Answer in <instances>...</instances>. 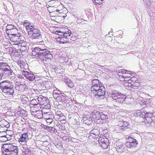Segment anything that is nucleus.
<instances>
[{
    "label": "nucleus",
    "instance_id": "a878e982",
    "mask_svg": "<svg viewBox=\"0 0 155 155\" xmlns=\"http://www.w3.org/2000/svg\"><path fill=\"white\" fill-rule=\"evenodd\" d=\"M150 113L148 112H147L145 111L142 109L141 110V117H142L145 118L144 120H145L146 119H147L148 117H149V114Z\"/></svg>",
    "mask_w": 155,
    "mask_h": 155
},
{
    "label": "nucleus",
    "instance_id": "423d86ee",
    "mask_svg": "<svg viewBox=\"0 0 155 155\" xmlns=\"http://www.w3.org/2000/svg\"><path fill=\"white\" fill-rule=\"evenodd\" d=\"M69 36H66V35H64V36H55L54 38L56 41L60 44H64L68 43L69 42V39L68 37Z\"/></svg>",
    "mask_w": 155,
    "mask_h": 155
},
{
    "label": "nucleus",
    "instance_id": "4c0bfd02",
    "mask_svg": "<svg viewBox=\"0 0 155 155\" xmlns=\"http://www.w3.org/2000/svg\"><path fill=\"white\" fill-rule=\"evenodd\" d=\"M29 102L30 103V104L31 105H31H33V106H37L38 103L36 100L35 99H32L30 101H29Z\"/></svg>",
    "mask_w": 155,
    "mask_h": 155
},
{
    "label": "nucleus",
    "instance_id": "338daca9",
    "mask_svg": "<svg viewBox=\"0 0 155 155\" xmlns=\"http://www.w3.org/2000/svg\"><path fill=\"white\" fill-rule=\"evenodd\" d=\"M116 149L117 150L119 151L120 150L119 145H117L116 147Z\"/></svg>",
    "mask_w": 155,
    "mask_h": 155
},
{
    "label": "nucleus",
    "instance_id": "f257e3e1",
    "mask_svg": "<svg viewBox=\"0 0 155 155\" xmlns=\"http://www.w3.org/2000/svg\"><path fill=\"white\" fill-rule=\"evenodd\" d=\"M32 54L33 55H37L38 58L42 60H45L46 59H51L52 58V54L46 48L43 49L36 47L32 51Z\"/></svg>",
    "mask_w": 155,
    "mask_h": 155
},
{
    "label": "nucleus",
    "instance_id": "4d7b16f0",
    "mask_svg": "<svg viewBox=\"0 0 155 155\" xmlns=\"http://www.w3.org/2000/svg\"><path fill=\"white\" fill-rule=\"evenodd\" d=\"M50 8L51 9V10L52 11V12L54 11H55L56 10V9H55V8L53 7H52V6H49V7L48 8V9Z\"/></svg>",
    "mask_w": 155,
    "mask_h": 155
},
{
    "label": "nucleus",
    "instance_id": "f704fd0d",
    "mask_svg": "<svg viewBox=\"0 0 155 155\" xmlns=\"http://www.w3.org/2000/svg\"><path fill=\"white\" fill-rule=\"evenodd\" d=\"M65 82L66 84L69 87H72L74 86V84L73 82L71 81L69 79H67Z\"/></svg>",
    "mask_w": 155,
    "mask_h": 155
},
{
    "label": "nucleus",
    "instance_id": "37998d69",
    "mask_svg": "<svg viewBox=\"0 0 155 155\" xmlns=\"http://www.w3.org/2000/svg\"><path fill=\"white\" fill-rule=\"evenodd\" d=\"M43 104L42 105H44L46 104L49 103V100L48 99V97H43Z\"/></svg>",
    "mask_w": 155,
    "mask_h": 155
},
{
    "label": "nucleus",
    "instance_id": "4468645a",
    "mask_svg": "<svg viewBox=\"0 0 155 155\" xmlns=\"http://www.w3.org/2000/svg\"><path fill=\"white\" fill-rule=\"evenodd\" d=\"M18 34V31L15 33L9 34L8 37L10 39L11 41H17L19 39Z\"/></svg>",
    "mask_w": 155,
    "mask_h": 155
},
{
    "label": "nucleus",
    "instance_id": "39448f33",
    "mask_svg": "<svg viewBox=\"0 0 155 155\" xmlns=\"http://www.w3.org/2000/svg\"><path fill=\"white\" fill-rule=\"evenodd\" d=\"M95 91L91 92L90 93V96H104L105 93V88L104 86L101 85L99 88L97 89H96Z\"/></svg>",
    "mask_w": 155,
    "mask_h": 155
},
{
    "label": "nucleus",
    "instance_id": "0eeeda50",
    "mask_svg": "<svg viewBox=\"0 0 155 155\" xmlns=\"http://www.w3.org/2000/svg\"><path fill=\"white\" fill-rule=\"evenodd\" d=\"M15 148V146L11 144H4L2 148V150H3V152L6 155H10V152L12 151V150Z\"/></svg>",
    "mask_w": 155,
    "mask_h": 155
},
{
    "label": "nucleus",
    "instance_id": "603ef678",
    "mask_svg": "<svg viewBox=\"0 0 155 155\" xmlns=\"http://www.w3.org/2000/svg\"><path fill=\"white\" fill-rule=\"evenodd\" d=\"M66 119V117L63 115L61 116L58 119V121H59L60 120H64Z\"/></svg>",
    "mask_w": 155,
    "mask_h": 155
},
{
    "label": "nucleus",
    "instance_id": "72a5a7b5",
    "mask_svg": "<svg viewBox=\"0 0 155 155\" xmlns=\"http://www.w3.org/2000/svg\"><path fill=\"white\" fill-rule=\"evenodd\" d=\"M18 148L17 146H15V148L12 150L11 152H10V155H17L18 153Z\"/></svg>",
    "mask_w": 155,
    "mask_h": 155
},
{
    "label": "nucleus",
    "instance_id": "e433bc0d",
    "mask_svg": "<svg viewBox=\"0 0 155 155\" xmlns=\"http://www.w3.org/2000/svg\"><path fill=\"white\" fill-rule=\"evenodd\" d=\"M32 114L35 115V117L38 119H41L43 117V114L41 111L38 112L36 114Z\"/></svg>",
    "mask_w": 155,
    "mask_h": 155
},
{
    "label": "nucleus",
    "instance_id": "0e129e2a",
    "mask_svg": "<svg viewBox=\"0 0 155 155\" xmlns=\"http://www.w3.org/2000/svg\"><path fill=\"white\" fill-rule=\"evenodd\" d=\"M132 72L130 71H129L127 70H126V72H125V74H129L130 75H131V74Z\"/></svg>",
    "mask_w": 155,
    "mask_h": 155
},
{
    "label": "nucleus",
    "instance_id": "c9c22d12",
    "mask_svg": "<svg viewBox=\"0 0 155 155\" xmlns=\"http://www.w3.org/2000/svg\"><path fill=\"white\" fill-rule=\"evenodd\" d=\"M9 66L8 63L3 62H0V68H2L3 70Z\"/></svg>",
    "mask_w": 155,
    "mask_h": 155
},
{
    "label": "nucleus",
    "instance_id": "cd10ccee",
    "mask_svg": "<svg viewBox=\"0 0 155 155\" xmlns=\"http://www.w3.org/2000/svg\"><path fill=\"white\" fill-rule=\"evenodd\" d=\"M15 113L17 115L24 117L27 116V111L23 109L21 110L20 111L16 112L15 111Z\"/></svg>",
    "mask_w": 155,
    "mask_h": 155
},
{
    "label": "nucleus",
    "instance_id": "aec40b11",
    "mask_svg": "<svg viewBox=\"0 0 155 155\" xmlns=\"http://www.w3.org/2000/svg\"><path fill=\"white\" fill-rule=\"evenodd\" d=\"M3 71L4 74L7 76L11 75L12 73V71L11 70L9 66L5 68V69L3 70Z\"/></svg>",
    "mask_w": 155,
    "mask_h": 155
},
{
    "label": "nucleus",
    "instance_id": "7c9ffc66",
    "mask_svg": "<svg viewBox=\"0 0 155 155\" xmlns=\"http://www.w3.org/2000/svg\"><path fill=\"white\" fill-rule=\"evenodd\" d=\"M113 99L116 100V101L120 103H123L125 100H129L130 99L131 97H123V98H121V97H117L116 99H114L113 97H112Z\"/></svg>",
    "mask_w": 155,
    "mask_h": 155
},
{
    "label": "nucleus",
    "instance_id": "79ce46f5",
    "mask_svg": "<svg viewBox=\"0 0 155 155\" xmlns=\"http://www.w3.org/2000/svg\"><path fill=\"white\" fill-rule=\"evenodd\" d=\"M104 0H92L94 3H95L96 5H100L102 3V2Z\"/></svg>",
    "mask_w": 155,
    "mask_h": 155
},
{
    "label": "nucleus",
    "instance_id": "f03ea898",
    "mask_svg": "<svg viewBox=\"0 0 155 155\" xmlns=\"http://www.w3.org/2000/svg\"><path fill=\"white\" fill-rule=\"evenodd\" d=\"M12 83L8 80H5L0 83V89L2 92L7 95H12L14 94Z\"/></svg>",
    "mask_w": 155,
    "mask_h": 155
},
{
    "label": "nucleus",
    "instance_id": "f3484780",
    "mask_svg": "<svg viewBox=\"0 0 155 155\" xmlns=\"http://www.w3.org/2000/svg\"><path fill=\"white\" fill-rule=\"evenodd\" d=\"M61 4V3L59 1L52 0L49 2V6L53 7L56 9Z\"/></svg>",
    "mask_w": 155,
    "mask_h": 155
},
{
    "label": "nucleus",
    "instance_id": "5701e85b",
    "mask_svg": "<svg viewBox=\"0 0 155 155\" xmlns=\"http://www.w3.org/2000/svg\"><path fill=\"white\" fill-rule=\"evenodd\" d=\"M90 133L94 136H92L94 137V139H95V138H97L99 137L100 132L98 129H93L91 131Z\"/></svg>",
    "mask_w": 155,
    "mask_h": 155
},
{
    "label": "nucleus",
    "instance_id": "4be33fe9",
    "mask_svg": "<svg viewBox=\"0 0 155 155\" xmlns=\"http://www.w3.org/2000/svg\"><path fill=\"white\" fill-rule=\"evenodd\" d=\"M101 117L100 121L101 124L105 123L106 122V120L108 119V117L107 115L104 114L103 113L101 112Z\"/></svg>",
    "mask_w": 155,
    "mask_h": 155
},
{
    "label": "nucleus",
    "instance_id": "a18cd8bd",
    "mask_svg": "<svg viewBox=\"0 0 155 155\" xmlns=\"http://www.w3.org/2000/svg\"><path fill=\"white\" fill-rule=\"evenodd\" d=\"M141 110H138L136 111L135 113H134V115L138 117V116H139L141 117Z\"/></svg>",
    "mask_w": 155,
    "mask_h": 155
},
{
    "label": "nucleus",
    "instance_id": "412c9836",
    "mask_svg": "<svg viewBox=\"0 0 155 155\" xmlns=\"http://www.w3.org/2000/svg\"><path fill=\"white\" fill-rule=\"evenodd\" d=\"M25 143L20 144H21V147L23 152H24L25 153H28L29 150L28 147V146Z\"/></svg>",
    "mask_w": 155,
    "mask_h": 155
},
{
    "label": "nucleus",
    "instance_id": "ea45409f",
    "mask_svg": "<svg viewBox=\"0 0 155 155\" xmlns=\"http://www.w3.org/2000/svg\"><path fill=\"white\" fill-rule=\"evenodd\" d=\"M151 101V99L150 98H147V99H143V100H142V102L143 104L144 103V104H148Z\"/></svg>",
    "mask_w": 155,
    "mask_h": 155
},
{
    "label": "nucleus",
    "instance_id": "a211bd4d",
    "mask_svg": "<svg viewBox=\"0 0 155 155\" xmlns=\"http://www.w3.org/2000/svg\"><path fill=\"white\" fill-rule=\"evenodd\" d=\"M48 11L50 13V15L51 17H56L57 18V17H59L60 16H59L58 15L59 14V13L60 10L58 9H56L55 11H54L52 12L51 9L50 8H49L48 9Z\"/></svg>",
    "mask_w": 155,
    "mask_h": 155
},
{
    "label": "nucleus",
    "instance_id": "bb28decb",
    "mask_svg": "<svg viewBox=\"0 0 155 155\" xmlns=\"http://www.w3.org/2000/svg\"><path fill=\"white\" fill-rule=\"evenodd\" d=\"M40 107V106L38 107L37 106H31V109L30 110L31 112H32V113L35 114V113H37L40 111L39 110Z\"/></svg>",
    "mask_w": 155,
    "mask_h": 155
},
{
    "label": "nucleus",
    "instance_id": "c756f323",
    "mask_svg": "<svg viewBox=\"0 0 155 155\" xmlns=\"http://www.w3.org/2000/svg\"><path fill=\"white\" fill-rule=\"evenodd\" d=\"M137 80V79L135 77H133L130 78V80L132 82H134L135 81V82L133 84L134 87L135 86L136 87H138L140 85V83L138 82V80Z\"/></svg>",
    "mask_w": 155,
    "mask_h": 155
},
{
    "label": "nucleus",
    "instance_id": "20e7f679",
    "mask_svg": "<svg viewBox=\"0 0 155 155\" xmlns=\"http://www.w3.org/2000/svg\"><path fill=\"white\" fill-rule=\"evenodd\" d=\"M98 141L100 146L104 149H107L109 144L107 138L102 134L100 135Z\"/></svg>",
    "mask_w": 155,
    "mask_h": 155
},
{
    "label": "nucleus",
    "instance_id": "5fc2aeb1",
    "mask_svg": "<svg viewBox=\"0 0 155 155\" xmlns=\"http://www.w3.org/2000/svg\"><path fill=\"white\" fill-rule=\"evenodd\" d=\"M43 144L44 146H47L49 144V143L48 141H45L43 142Z\"/></svg>",
    "mask_w": 155,
    "mask_h": 155
},
{
    "label": "nucleus",
    "instance_id": "052dcab7",
    "mask_svg": "<svg viewBox=\"0 0 155 155\" xmlns=\"http://www.w3.org/2000/svg\"><path fill=\"white\" fill-rule=\"evenodd\" d=\"M59 121H60L61 124H65L66 122V121L65 119L64 120H60Z\"/></svg>",
    "mask_w": 155,
    "mask_h": 155
},
{
    "label": "nucleus",
    "instance_id": "6e6d98bb",
    "mask_svg": "<svg viewBox=\"0 0 155 155\" xmlns=\"http://www.w3.org/2000/svg\"><path fill=\"white\" fill-rule=\"evenodd\" d=\"M65 140L67 142H68L69 141H72V139L71 137H68V138H66Z\"/></svg>",
    "mask_w": 155,
    "mask_h": 155
},
{
    "label": "nucleus",
    "instance_id": "13d9d810",
    "mask_svg": "<svg viewBox=\"0 0 155 155\" xmlns=\"http://www.w3.org/2000/svg\"><path fill=\"white\" fill-rule=\"evenodd\" d=\"M22 109H21V108L20 106H19L18 108L15 110V111L16 112L20 111Z\"/></svg>",
    "mask_w": 155,
    "mask_h": 155
},
{
    "label": "nucleus",
    "instance_id": "c03bdc74",
    "mask_svg": "<svg viewBox=\"0 0 155 155\" xmlns=\"http://www.w3.org/2000/svg\"><path fill=\"white\" fill-rule=\"evenodd\" d=\"M123 77L124 78V81H128L130 80V76L127 75H126L123 76Z\"/></svg>",
    "mask_w": 155,
    "mask_h": 155
},
{
    "label": "nucleus",
    "instance_id": "473e14b6",
    "mask_svg": "<svg viewBox=\"0 0 155 155\" xmlns=\"http://www.w3.org/2000/svg\"><path fill=\"white\" fill-rule=\"evenodd\" d=\"M16 88L21 92H23L25 88V85L20 84L16 87Z\"/></svg>",
    "mask_w": 155,
    "mask_h": 155
},
{
    "label": "nucleus",
    "instance_id": "864d4df0",
    "mask_svg": "<svg viewBox=\"0 0 155 155\" xmlns=\"http://www.w3.org/2000/svg\"><path fill=\"white\" fill-rule=\"evenodd\" d=\"M57 132L56 130L54 127H52L51 128V133H54Z\"/></svg>",
    "mask_w": 155,
    "mask_h": 155
},
{
    "label": "nucleus",
    "instance_id": "680f3d73",
    "mask_svg": "<svg viewBox=\"0 0 155 155\" xmlns=\"http://www.w3.org/2000/svg\"><path fill=\"white\" fill-rule=\"evenodd\" d=\"M51 127H52L48 126L46 127V129L48 131H49L51 132Z\"/></svg>",
    "mask_w": 155,
    "mask_h": 155
},
{
    "label": "nucleus",
    "instance_id": "2f4dec72",
    "mask_svg": "<svg viewBox=\"0 0 155 155\" xmlns=\"http://www.w3.org/2000/svg\"><path fill=\"white\" fill-rule=\"evenodd\" d=\"M78 130L77 134L78 136L80 137L84 136L85 131L84 129L80 128L78 129Z\"/></svg>",
    "mask_w": 155,
    "mask_h": 155
},
{
    "label": "nucleus",
    "instance_id": "1a4fd4ad",
    "mask_svg": "<svg viewBox=\"0 0 155 155\" xmlns=\"http://www.w3.org/2000/svg\"><path fill=\"white\" fill-rule=\"evenodd\" d=\"M100 83L98 79H93L92 81V85L91 89V92L95 91V90L96 89H97L98 88H99L101 86L100 84Z\"/></svg>",
    "mask_w": 155,
    "mask_h": 155
},
{
    "label": "nucleus",
    "instance_id": "7ed1b4c3",
    "mask_svg": "<svg viewBox=\"0 0 155 155\" xmlns=\"http://www.w3.org/2000/svg\"><path fill=\"white\" fill-rule=\"evenodd\" d=\"M26 29L28 31V34L31 38L35 39L41 35L40 31L36 28L30 24L25 26Z\"/></svg>",
    "mask_w": 155,
    "mask_h": 155
},
{
    "label": "nucleus",
    "instance_id": "6ab92c4d",
    "mask_svg": "<svg viewBox=\"0 0 155 155\" xmlns=\"http://www.w3.org/2000/svg\"><path fill=\"white\" fill-rule=\"evenodd\" d=\"M120 124L121 125L120 127V129L124 130L128 128L129 123L125 121H120Z\"/></svg>",
    "mask_w": 155,
    "mask_h": 155
},
{
    "label": "nucleus",
    "instance_id": "774afa93",
    "mask_svg": "<svg viewBox=\"0 0 155 155\" xmlns=\"http://www.w3.org/2000/svg\"><path fill=\"white\" fill-rule=\"evenodd\" d=\"M62 99H61V100L65 102L66 101V97H61Z\"/></svg>",
    "mask_w": 155,
    "mask_h": 155
},
{
    "label": "nucleus",
    "instance_id": "a19ab883",
    "mask_svg": "<svg viewBox=\"0 0 155 155\" xmlns=\"http://www.w3.org/2000/svg\"><path fill=\"white\" fill-rule=\"evenodd\" d=\"M55 32L56 34L55 36H57V35L58 36H64V35H66V36H70L71 34V33H61L60 32H57V31Z\"/></svg>",
    "mask_w": 155,
    "mask_h": 155
},
{
    "label": "nucleus",
    "instance_id": "393cba45",
    "mask_svg": "<svg viewBox=\"0 0 155 155\" xmlns=\"http://www.w3.org/2000/svg\"><path fill=\"white\" fill-rule=\"evenodd\" d=\"M84 123L86 124L89 125L91 124L92 121V118L90 117H85L83 119Z\"/></svg>",
    "mask_w": 155,
    "mask_h": 155
},
{
    "label": "nucleus",
    "instance_id": "b1692460",
    "mask_svg": "<svg viewBox=\"0 0 155 155\" xmlns=\"http://www.w3.org/2000/svg\"><path fill=\"white\" fill-rule=\"evenodd\" d=\"M53 95V97H64L63 93H61L60 91L57 90L54 91Z\"/></svg>",
    "mask_w": 155,
    "mask_h": 155
},
{
    "label": "nucleus",
    "instance_id": "09e8293b",
    "mask_svg": "<svg viewBox=\"0 0 155 155\" xmlns=\"http://www.w3.org/2000/svg\"><path fill=\"white\" fill-rule=\"evenodd\" d=\"M63 114L60 111H57L56 112L55 116L61 117L63 115Z\"/></svg>",
    "mask_w": 155,
    "mask_h": 155
},
{
    "label": "nucleus",
    "instance_id": "bf43d9fd",
    "mask_svg": "<svg viewBox=\"0 0 155 155\" xmlns=\"http://www.w3.org/2000/svg\"><path fill=\"white\" fill-rule=\"evenodd\" d=\"M126 70L124 69H121L119 70V72L123 74L125 73Z\"/></svg>",
    "mask_w": 155,
    "mask_h": 155
},
{
    "label": "nucleus",
    "instance_id": "de8ad7c7",
    "mask_svg": "<svg viewBox=\"0 0 155 155\" xmlns=\"http://www.w3.org/2000/svg\"><path fill=\"white\" fill-rule=\"evenodd\" d=\"M46 120L47 123L50 124L53 122V119L51 118H48L46 119Z\"/></svg>",
    "mask_w": 155,
    "mask_h": 155
},
{
    "label": "nucleus",
    "instance_id": "dca6fc26",
    "mask_svg": "<svg viewBox=\"0 0 155 155\" xmlns=\"http://www.w3.org/2000/svg\"><path fill=\"white\" fill-rule=\"evenodd\" d=\"M6 32L8 35L10 33L9 31H15V33L18 31V30L16 28V27L12 25H8L6 26Z\"/></svg>",
    "mask_w": 155,
    "mask_h": 155
},
{
    "label": "nucleus",
    "instance_id": "8fccbe9b",
    "mask_svg": "<svg viewBox=\"0 0 155 155\" xmlns=\"http://www.w3.org/2000/svg\"><path fill=\"white\" fill-rule=\"evenodd\" d=\"M42 106H44V107L45 109H49L51 107L50 104H46L44 105H42Z\"/></svg>",
    "mask_w": 155,
    "mask_h": 155
},
{
    "label": "nucleus",
    "instance_id": "9b49d317",
    "mask_svg": "<svg viewBox=\"0 0 155 155\" xmlns=\"http://www.w3.org/2000/svg\"><path fill=\"white\" fill-rule=\"evenodd\" d=\"M22 74L27 79L30 81H33L35 79V75L31 72L23 71Z\"/></svg>",
    "mask_w": 155,
    "mask_h": 155
},
{
    "label": "nucleus",
    "instance_id": "f8f14e48",
    "mask_svg": "<svg viewBox=\"0 0 155 155\" xmlns=\"http://www.w3.org/2000/svg\"><path fill=\"white\" fill-rule=\"evenodd\" d=\"M101 112H100L94 111L93 112L92 116L93 120L97 124H100L101 122L100 120L101 117Z\"/></svg>",
    "mask_w": 155,
    "mask_h": 155
},
{
    "label": "nucleus",
    "instance_id": "ddd939ff",
    "mask_svg": "<svg viewBox=\"0 0 155 155\" xmlns=\"http://www.w3.org/2000/svg\"><path fill=\"white\" fill-rule=\"evenodd\" d=\"M28 136V133H25L21 135L18 140L20 143H26L29 139Z\"/></svg>",
    "mask_w": 155,
    "mask_h": 155
},
{
    "label": "nucleus",
    "instance_id": "e2e57ef3",
    "mask_svg": "<svg viewBox=\"0 0 155 155\" xmlns=\"http://www.w3.org/2000/svg\"><path fill=\"white\" fill-rule=\"evenodd\" d=\"M62 144L61 143H58L56 146V147L58 148H61V147H62L61 145Z\"/></svg>",
    "mask_w": 155,
    "mask_h": 155
},
{
    "label": "nucleus",
    "instance_id": "2eb2a0df",
    "mask_svg": "<svg viewBox=\"0 0 155 155\" xmlns=\"http://www.w3.org/2000/svg\"><path fill=\"white\" fill-rule=\"evenodd\" d=\"M152 113H150L149 114V117L147 119L144 120V121L145 123H151L153 122L155 123V116L152 115Z\"/></svg>",
    "mask_w": 155,
    "mask_h": 155
},
{
    "label": "nucleus",
    "instance_id": "58836bf2",
    "mask_svg": "<svg viewBox=\"0 0 155 155\" xmlns=\"http://www.w3.org/2000/svg\"><path fill=\"white\" fill-rule=\"evenodd\" d=\"M21 103L26 105L27 103L29 102V100L28 97H21Z\"/></svg>",
    "mask_w": 155,
    "mask_h": 155
},
{
    "label": "nucleus",
    "instance_id": "c85d7f7f",
    "mask_svg": "<svg viewBox=\"0 0 155 155\" xmlns=\"http://www.w3.org/2000/svg\"><path fill=\"white\" fill-rule=\"evenodd\" d=\"M57 32H60L61 33H71L70 31L69 30L68 28H60L57 31Z\"/></svg>",
    "mask_w": 155,
    "mask_h": 155
},
{
    "label": "nucleus",
    "instance_id": "3c124183",
    "mask_svg": "<svg viewBox=\"0 0 155 155\" xmlns=\"http://www.w3.org/2000/svg\"><path fill=\"white\" fill-rule=\"evenodd\" d=\"M120 150L119 152H121V150H124V145L122 144L119 145Z\"/></svg>",
    "mask_w": 155,
    "mask_h": 155
},
{
    "label": "nucleus",
    "instance_id": "49530a36",
    "mask_svg": "<svg viewBox=\"0 0 155 155\" xmlns=\"http://www.w3.org/2000/svg\"><path fill=\"white\" fill-rule=\"evenodd\" d=\"M37 99L40 105H42L43 104V97H37Z\"/></svg>",
    "mask_w": 155,
    "mask_h": 155
},
{
    "label": "nucleus",
    "instance_id": "69168bd1",
    "mask_svg": "<svg viewBox=\"0 0 155 155\" xmlns=\"http://www.w3.org/2000/svg\"><path fill=\"white\" fill-rule=\"evenodd\" d=\"M123 95H124L121 94L119 93H116V97H117L118 96H121ZM124 96H125V95H124Z\"/></svg>",
    "mask_w": 155,
    "mask_h": 155
},
{
    "label": "nucleus",
    "instance_id": "6e6552de",
    "mask_svg": "<svg viewBox=\"0 0 155 155\" xmlns=\"http://www.w3.org/2000/svg\"><path fill=\"white\" fill-rule=\"evenodd\" d=\"M126 141L125 145L128 148H131L135 147L137 144V141L135 139L130 137V136L128 137Z\"/></svg>",
    "mask_w": 155,
    "mask_h": 155
},
{
    "label": "nucleus",
    "instance_id": "9d476101",
    "mask_svg": "<svg viewBox=\"0 0 155 155\" xmlns=\"http://www.w3.org/2000/svg\"><path fill=\"white\" fill-rule=\"evenodd\" d=\"M10 43L13 48L17 50L21 51H24L25 50L22 47V44L20 43L19 41H11Z\"/></svg>",
    "mask_w": 155,
    "mask_h": 155
}]
</instances>
